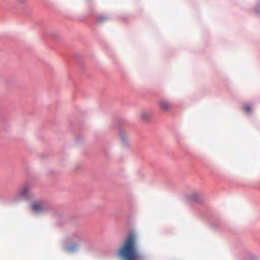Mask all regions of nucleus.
<instances>
[{
    "mask_svg": "<svg viewBox=\"0 0 260 260\" xmlns=\"http://www.w3.org/2000/svg\"><path fill=\"white\" fill-rule=\"evenodd\" d=\"M117 255L121 260H144L139 251L138 236L135 232L127 233L117 250Z\"/></svg>",
    "mask_w": 260,
    "mask_h": 260,
    "instance_id": "1",
    "label": "nucleus"
},
{
    "mask_svg": "<svg viewBox=\"0 0 260 260\" xmlns=\"http://www.w3.org/2000/svg\"><path fill=\"white\" fill-rule=\"evenodd\" d=\"M244 110L247 112H249L251 111V108L249 106H246L244 107Z\"/></svg>",
    "mask_w": 260,
    "mask_h": 260,
    "instance_id": "7",
    "label": "nucleus"
},
{
    "mask_svg": "<svg viewBox=\"0 0 260 260\" xmlns=\"http://www.w3.org/2000/svg\"><path fill=\"white\" fill-rule=\"evenodd\" d=\"M158 106L160 110L165 112L170 111L172 109L171 103L167 100H162L158 103Z\"/></svg>",
    "mask_w": 260,
    "mask_h": 260,
    "instance_id": "5",
    "label": "nucleus"
},
{
    "mask_svg": "<svg viewBox=\"0 0 260 260\" xmlns=\"http://www.w3.org/2000/svg\"><path fill=\"white\" fill-rule=\"evenodd\" d=\"M46 208L44 203L42 201L34 202L31 205V209L35 212H40L44 211Z\"/></svg>",
    "mask_w": 260,
    "mask_h": 260,
    "instance_id": "4",
    "label": "nucleus"
},
{
    "mask_svg": "<svg viewBox=\"0 0 260 260\" xmlns=\"http://www.w3.org/2000/svg\"><path fill=\"white\" fill-rule=\"evenodd\" d=\"M141 117L144 120H147L149 117V114L146 112H143L141 114Z\"/></svg>",
    "mask_w": 260,
    "mask_h": 260,
    "instance_id": "6",
    "label": "nucleus"
},
{
    "mask_svg": "<svg viewBox=\"0 0 260 260\" xmlns=\"http://www.w3.org/2000/svg\"><path fill=\"white\" fill-rule=\"evenodd\" d=\"M31 189V185L28 184H26L22 186L16 196V199L28 198L30 195Z\"/></svg>",
    "mask_w": 260,
    "mask_h": 260,
    "instance_id": "3",
    "label": "nucleus"
},
{
    "mask_svg": "<svg viewBox=\"0 0 260 260\" xmlns=\"http://www.w3.org/2000/svg\"><path fill=\"white\" fill-rule=\"evenodd\" d=\"M81 241V238L78 236H74L71 238V241L75 244L67 246L64 250L68 253H73L76 251L78 247L79 243Z\"/></svg>",
    "mask_w": 260,
    "mask_h": 260,
    "instance_id": "2",
    "label": "nucleus"
}]
</instances>
